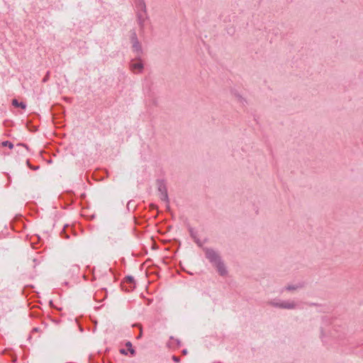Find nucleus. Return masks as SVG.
Here are the masks:
<instances>
[{
  "instance_id": "4be33fe9",
  "label": "nucleus",
  "mask_w": 363,
  "mask_h": 363,
  "mask_svg": "<svg viewBox=\"0 0 363 363\" xmlns=\"http://www.w3.org/2000/svg\"><path fill=\"white\" fill-rule=\"evenodd\" d=\"M140 334L138 335V337H137L138 339V338H140V337H141V336H142V327H141V326H140Z\"/></svg>"
},
{
  "instance_id": "f03ea898",
  "label": "nucleus",
  "mask_w": 363,
  "mask_h": 363,
  "mask_svg": "<svg viewBox=\"0 0 363 363\" xmlns=\"http://www.w3.org/2000/svg\"><path fill=\"white\" fill-rule=\"evenodd\" d=\"M130 40L133 43V51L137 52L136 58L140 60V55L143 52L141 45L138 39L137 35L135 31H133L130 36Z\"/></svg>"
},
{
  "instance_id": "9d476101",
  "label": "nucleus",
  "mask_w": 363,
  "mask_h": 363,
  "mask_svg": "<svg viewBox=\"0 0 363 363\" xmlns=\"http://www.w3.org/2000/svg\"><path fill=\"white\" fill-rule=\"evenodd\" d=\"M12 105L16 107H21L23 109H25L26 108V104L23 102L19 103L17 99H13Z\"/></svg>"
},
{
  "instance_id": "39448f33",
  "label": "nucleus",
  "mask_w": 363,
  "mask_h": 363,
  "mask_svg": "<svg viewBox=\"0 0 363 363\" xmlns=\"http://www.w3.org/2000/svg\"><path fill=\"white\" fill-rule=\"evenodd\" d=\"M213 265L217 268V271L220 276H225L227 274V269L221 259Z\"/></svg>"
},
{
  "instance_id": "6ab92c4d",
  "label": "nucleus",
  "mask_w": 363,
  "mask_h": 363,
  "mask_svg": "<svg viewBox=\"0 0 363 363\" xmlns=\"http://www.w3.org/2000/svg\"><path fill=\"white\" fill-rule=\"evenodd\" d=\"M172 359L174 362H178L179 361V357H177V356H173L172 357Z\"/></svg>"
},
{
  "instance_id": "423d86ee",
  "label": "nucleus",
  "mask_w": 363,
  "mask_h": 363,
  "mask_svg": "<svg viewBox=\"0 0 363 363\" xmlns=\"http://www.w3.org/2000/svg\"><path fill=\"white\" fill-rule=\"evenodd\" d=\"M147 18V13L145 14V13H143L142 11H139L137 13V21L139 24L141 29L144 28V24L145 20Z\"/></svg>"
},
{
  "instance_id": "412c9836",
  "label": "nucleus",
  "mask_w": 363,
  "mask_h": 363,
  "mask_svg": "<svg viewBox=\"0 0 363 363\" xmlns=\"http://www.w3.org/2000/svg\"><path fill=\"white\" fill-rule=\"evenodd\" d=\"M120 352L123 354H127V352L125 349H121Z\"/></svg>"
},
{
  "instance_id": "1a4fd4ad",
  "label": "nucleus",
  "mask_w": 363,
  "mask_h": 363,
  "mask_svg": "<svg viewBox=\"0 0 363 363\" xmlns=\"http://www.w3.org/2000/svg\"><path fill=\"white\" fill-rule=\"evenodd\" d=\"M296 307L294 302H281L280 303V308L294 309Z\"/></svg>"
},
{
  "instance_id": "b1692460",
  "label": "nucleus",
  "mask_w": 363,
  "mask_h": 363,
  "mask_svg": "<svg viewBox=\"0 0 363 363\" xmlns=\"http://www.w3.org/2000/svg\"><path fill=\"white\" fill-rule=\"evenodd\" d=\"M182 352H183V354H186L187 353V351H186V350H184L182 351Z\"/></svg>"
},
{
  "instance_id": "ddd939ff",
  "label": "nucleus",
  "mask_w": 363,
  "mask_h": 363,
  "mask_svg": "<svg viewBox=\"0 0 363 363\" xmlns=\"http://www.w3.org/2000/svg\"><path fill=\"white\" fill-rule=\"evenodd\" d=\"M1 145L4 147H9L10 149L13 147V145L10 141H4L1 143Z\"/></svg>"
},
{
  "instance_id": "f3484780",
  "label": "nucleus",
  "mask_w": 363,
  "mask_h": 363,
  "mask_svg": "<svg viewBox=\"0 0 363 363\" xmlns=\"http://www.w3.org/2000/svg\"><path fill=\"white\" fill-rule=\"evenodd\" d=\"M194 241L196 242V244L199 246H201L202 245V244H201V242L199 239H198L196 237V238H194Z\"/></svg>"
},
{
  "instance_id": "0eeeda50",
  "label": "nucleus",
  "mask_w": 363,
  "mask_h": 363,
  "mask_svg": "<svg viewBox=\"0 0 363 363\" xmlns=\"http://www.w3.org/2000/svg\"><path fill=\"white\" fill-rule=\"evenodd\" d=\"M135 5L139 11H142L143 13H145V14L146 13V4L144 0H136Z\"/></svg>"
},
{
  "instance_id": "9b49d317",
  "label": "nucleus",
  "mask_w": 363,
  "mask_h": 363,
  "mask_svg": "<svg viewBox=\"0 0 363 363\" xmlns=\"http://www.w3.org/2000/svg\"><path fill=\"white\" fill-rule=\"evenodd\" d=\"M125 281L130 284V289H133L135 286V283L133 277L132 276H127L125 277Z\"/></svg>"
},
{
  "instance_id": "dca6fc26",
  "label": "nucleus",
  "mask_w": 363,
  "mask_h": 363,
  "mask_svg": "<svg viewBox=\"0 0 363 363\" xmlns=\"http://www.w3.org/2000/svg\"><path fill=\"white\" fill-rule=\"evenodd\" d=\"M296 289H297L296 286H292V285H289L286 287V289L288 291L296 290Z\"/></svg>"
},
{
  "instance_id": "4468645a",
  "label": "nucleus",
  "mask_w": 363,
  "mask_h": 363,
  "mask_svg": "<svg viewBox=\"0 0 363 363\" xmlns=\"http://www.w3.org/2000/svg\"><path fill=\"white\" fill-rule=\"evenodd\" d=\"M269 303L272 306L280 308V303L275 302V301H270Z\"/></svg>"
},
{
  "instance_id": "a211bd4d",
  "label": "nucleus",
  "mask_w": 363,
  "mask_h": 363,
  "mask_svg": "<svg viewBox=\"0 0 363 363\" xmlns=\"http://www.w3.org/2000/svg\"><path fill=\"white\" fill-rule=\"evenodd\" d=\"M128 351L132 355H134L135 354V350L133 347H130L128 349Z\"/></svg>"
},
{
  "instance_id": "6e6552de",
  "label": "nucleus",
  "mask_w": 363,
  "mask_h": 363,
  "mask_svg": "<svg viewBox=\"0 0 363 363\" xmlns=\"http://www.w3.org/2000/svg\"><path fill=\"white\" fill-rule=\"evenodd\" d=\"M130 67L131 70L133 72L135 70H138L139 72H141L143 69V64L141 62L136 63H130Z\"/></svg>"
},
{
  "instance_id": "f8f14e48",
  "label": "nucleus",
  "mask_w": 363,
  "mask_h": 363,
  "mask_svg": "<svg viewBox=\"0 0 363 363\" xmlns=\"http://www.w3.org/2000/svg\"><path fill=\"white\" fill-rule=\"evenodd\" d=\"M17 147H18L19 149L17 150V152H23V151H27L28 150V147L24 145V144H22V143H18L17 145H16Z\"/></svg>"
},
{
  "instance_id": "aec40b11",
  "label": "nucleus",
  "mask_w": 363,
  "mask_h": 363,
  "mask_svg": "<svg viewBox=\"0 0 363 363\" xmlns=\"http://www.w3.org/2000/svg\"><path fill=\"white\" fill-rule=\"evenodd\" d=\"M125 346L129 349L130 347H132V344L130 342H127L125 343Z\"/></svg>"
},
{
  "instance_id": "2eb2a0df",
  "label": "nucleus",
  "mask_w": 363,
  "mask_h": 363,
  "mask_svg": "<svg viewBox=\"0 0 363 363\" xmlns=\"http://www.w3.org/2000/svg\"><path fill=\"white\" fill-rule=\"evenodd\" d=\"M189 233H190V235H191V238H196V233L194 232V229L192 228H189Z\"/></svg>"
},
{
  "instance_id": "f257e3e1",
  "label": "nucleus",
  "mask_w": 363,
  "mask_h": 363,
  "mask_svg": "<svg viewBox=\"0 0 363 363\" xmlns=\"http://www.w3.org/2000/svg\"><path fill=\"white\" fill-rule=\"evenodd\" d=\"M157 190L160 194V199L162 201H165L169 207V197L167 194V189L166 184L163 180H157Z\"/></svg>"
},
{
  "instance_id": "7ed1b4c3",
  "label": "nucleus",
  "mask_w": 363,
  "mask_h": 363,
  "mask_svg": "<svg viewBox=\"0 0 363 363\" xmlns=\"http://www.w3.org/2000/svg\"><path fill=\"white\" fill-rule=\"evenodd\" d=\"M123 237V233L119 229H112L108 235V239L111 242V243H117L118 242L122 240Z\"/></svg>"
},
{
  "instance_id": "20e7f679",
  "label": "nucleus",
  "mask_w": 363,
  "mask_h": 363,
  "mask_svg": "<svg viewBox=\"0 0 363 363\" xmlns=\"http://www.w3.org/2000/svg\"><path fill=\"white\" fill-rule=\"evenodd\" d=\"M206 258L213 264L220 260V257L218 254L211 248H204Z\"/></svg>"
},
{
  "instance_id": "5701e85b",
  "label": "nucleus",
  "mask_w": 363,
  "mask_h": 363,
  "mask_svg": "<svg viewBox=\"0 0 363 363\" xmlns=\"http://www.w3.org/2000/svg\"><path fill=\"white\" fill-rule=\"evenodd\" d=\"M27 164H28V165H30V164H29V162H28V161H27ZM29 167H30L31 169H38V167H31V166H29Z\"/></svg>"
}]
</instances>
